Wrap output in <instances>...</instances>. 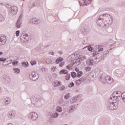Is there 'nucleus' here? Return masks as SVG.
I'll return each instance as SVG.
<instances>
[{"mask_svg":"<svg viewBox=\"0 0 125 125\" xmlns=\"http://www.w3.org/2000/svg\"><path fill=\"white\" fill-rule=\"evenodd\" d=\"M58 53H59V54H63L62 51H58Z\"/></svg>","mask_w":125,"mask_h":125,"instance_id":"4d7b16f0","label":"nucleus"},{"mask_svg":"<svg viewBox=\"0 0 125 125\" xmlns=\"http://www.w3.org/2000/svg\"><path fill=\"white\" fill-rule=\"evenodd\" d=\"M6 42V37L5 36H0V45H3Z\"/></svg>","mask_w":125,"mask_h":125,"instance_id":"9d476101","label":"nucleus"},{"mask_svg":"<svg viewBox=\"0 0 125 125\" xmlns=\"http://www.w3.org/2000/svg\"><path fill=\"white\" fill-rule=\"evenodd\" d=\"M108 16V14H104V15H100L98 17L99 20H103V21H104L105 17H107Z\"/></svg>","mask_w":125,"mask_h":125,"instance_id":"dca6fc26","label":"nucleus"},{"mask_svg":"<svg viewBox=\"0 0 125 125\" xmlns=\"http://www.w3.org/2000/svg\"><path fill=\"white\" fill-rule=\"evenodd\" d=\"M18 12V8L16 6H12L9 10V14L11 16L16 15V13Z\"/></svg>","mask_w":125,"mask_h":125,"instance_id":"39448f33","label":"nucleus"},{"mask_svg":"<svg viewBox=\"0 0 125 125\" xmlns=\"http://www.w3.org/2000/svg\"><path fill=\"white\" fill-rule=\"evenodd\" d=\"M60 74H68V71L66 69H62L60 71Z\"/></svg>","mask_w":125,"mask_h":125,"instance_id":"a878e982","label":"nucleus"},{"mask_svg":"<svg viewBox=\"0 0 125 125\" xmlns=\"http://www.w3.org/2000/svg\"><path fill=\"white\" fill-rule=\"evenodd\" d=\"M122 92L120 91L114 92L109 99L106 106L109 110H117L119 107V98L122 97Z\"/></svg>","mask_w":125,"mask_h":125,"instance_id":"f257e3e1","label":"nucleus"},{"mask_svg":"<svg viewBox=\"0 0 125 125\" xmlns=\"http://www.w3.org/2000/svg\"><path fill=\"white\" fill-rule=\"evenodd\" d=\"M22 16H23V15L21 14L20 16V17L17 21L16 27H17V28H18V29H20V28H21V27H22Z\"/></svg>","mask_w":125,"mask_h":125,"instance_id":"423d86ee","label":"nucleus"},{"mask_svg":"<svg viewBox=\"0 0 125 125\" xmlns=\"http://www.w3.org/2000/svg\"><path fill=\"white\" fill-rule=\"evenodd\" d=\"M108 53H109V51L107 50L106 51V54H108Z\"/></svg>","mask_w":125,"mask_h":125,"instance_id":"e2e57ef3","label":"nucleus"},{"mask_svg":"<svg viewBox=\"0 0 125 125\" xmlns=\"http://www.w3.org/2000/svg\"><path fill=\"white\" fill-rule=\"evenodd\" d=\"M75 70L76 72H77V73L78 72H80V70H79V69L78 68H75Z\"/></svg>","mask_w":125,"mask_h":125,"instance_id":"6e6d98bb","label":"nucleus"},{"mask_svg":"<svg viewBox=\"0 0 125 125\" xmlns=\"http://www.w3.org/2000/svg\"><path fill=\"white\" fill-rule=\"evenodd\" d=\"M84 70L86 72H89L91 70V68L89 66H86L84 68Z\"/></svg>","mask_w":125,"mask_h":125,"instance_id":"473e14b6","label":"nucleus"},{"mask_svg":"<svg viewBox=\"0 0 125 125\" xmlns=\"http://www.w3.org/2000/svg\"><path fill=\"white\" fill-rule=\"evenodd\" d=\"M78 100H79V99H77L76 97H74L70 100V102L72 104L75 103V102H77Z\"/></svg>","mask_w":125,"mask_h":125,"instance_id":"412c9836","label":"nucleus"},{"mask_svg":"<svg viewBox=\"0 0 125 125\" xmlns=\"http://www.w3.org/2000/svg\"><path fill=\"white\" fill-rule=\"evenodd\" d=\"M19 62L18 61L14 62L12 63L13 65L14 66V65H17L18 64Z\"/></svg>","mask_w":125,"mask_h":125,"instance_id":"603ef678","label":"nucleus"},{"mask_svg":"<svg viewBox=\"0 0 125 125\" xmlns=\"http://www.w3.org/2000/svg\"><path fill=\"white\" fill-rule=\"evenodd\" d=\"M56 66H53L51 68V70L52 72H55L56 71Z\"/></svg>","mask_w":125,"mask_h":125,"instance_id":"58836bf2","label":"nucleus"},{"mask_svg":"<svg viewBox=\"0 0 125 125\" xmlns=\"http://www.w3.org/2000/svg\"><path fill=\"white\" fill-rule=\"evenodd\" d=\"M63 102H64V100L62 99H61L59 101V103L60 104H63Z\"/></svg>","mask_w":125,"mask_h":125,"instance_id":"79ce46f5","label":"nucleus"},{"mask_svg":"<svg viewBox=\"0 0 125 125\" xmlns=\"http://www.w3.org/2000/svg\"><path fill=\"white\" fill-rule=\"evenodd\" d=\"M55 87H57V86H59V85H61L62 84V83H61V82L60 81H57L56 82H54V83Z\"/></svg>","mask_w":125,"mask_h":125,"instance_id":"a211bd4d","label":"nucleus"},{"mask_svg":"<svg viewBox=\"0 0 125 125\" xmlns=\"http://www.w3.org/2000/svg\"><path fill=\"white\" fill-rule=\"evenodd\" d=\"M98 25H99L100 26H101V23L98 22H97Z\"/></svg>","mask_w":125,"mask_h":125,"instance_id":"13d9d810","label":"nucleus"},{"mask_svg":"<svg viewBox=\"0 0 125 125\" xmlns=\"http://www.w3.org/2000/svg\"><path fill=\"white\" fill-rule=\"evenodd\" d=\"M76 63H77V62H75V63H73V64H68L66 66L67 69H68V70H72V69H73V66H74V64H76Z\"/></svg>","mask_w":125,"mask_h":125,"instance_id":"4be33fe9","label":"nucleus"},{"mask_svg":"<svg viewBox=\"0 0 125 125\" xmlns=\"http://www.w3.org/2000/svg\"><path fill=\"white\" fill-rule=\"evenodd\" d=\"M2 91V90H1V88L0 87V93Z\"/></svg>","mask_w":125,"mask_h":125,"instance_id":"680f3d73","label":"nucleus"},{"mask_svg":"<svg viewBox=\"0 0 125 125\" xmlns=\"http://www.w3.org/2000/svg\"><path fill=\"white\" fill-rule=\"evenodd\" d=\"M11 102V100L9 99V98H7L5 101V104H7V105H8V104H10Z\"/></svg>","mask_w":125,"mask_h":125,"instance_id":"bb28decb","label":"nucleus"},{"mask_svg":"<svg viewBox=\"0 0 125 125\" xmlns=\"http://www.w3.org/2000/svg\"><path fill=\"white\" fill-rule=\"evenodd\" d=\"M87 49L89 51H92V47H91V46H88Z\"/></svg>","mask_w":125,"mask_h":125,"instance_id":"de8ad7c7","label":"nucleus"},{"mask_svg":"<svg viewBox=\"0 0 125 125\" xmlns=\"http://www.w3.org/2000/svg\"><path fill=\"white\" fill-rule=\"evenodd\" d=\"M80 31L82 34L84 36H86L88 33V30L84 26H81Z\"/></svg>","mask_w":125,"mask_h":125,"instance_id":"9b49d317","label":"nucleus"},{"mask_svg":"<svg viewBox=\"0 0 125 125\" xmlns=\"http://www.w3.org/2000/svg\"><path fill=\"white\" fill-rule=\"evenodd\" d=\"M100 81L102 83H103V84H106V83L108 84H112V83H114V79L109 76L101 77Z\"/></svg>","mask_w":125,"mask_h":125,"instance_id":"f03ea898","label":"nucleus"},{"mask_svg":"<svg viewBox=\"0 0 125 125\" xmlns=\"http://www.w3.org/2000/svg\"><path fill=\"white\" fill-rule=\"evenodd\" d=\"M87 88H90V87H87Z\"/></svg>","mask_w":125,"mask_h":125,"instance_id":"69168bd1","label":"nucleus"},{"mask_svg":"<svg viewBox=\"0 0 125 125\" xmlns=\"http://www.w3.org/2000/svg\"><path fill=\"white\" fill-rule=\"evenodd\" d=\"M59 116V113L56 112L52 115V117L54 118H57Z\"/></svg>","mask_w":125,"mask_h":125,"instance_id":"c85d7f7f","label":"nucleus"},{"mask_svg":"<svg viewBox=\"0 0 125 125\" xmlns=\"http://www.w3.org/2000/svg\"><path fill=\"white\" fill-rule=\"evenodd\" d=\"M77 99H80L81 98V95H78L76 97Z\"/></svg>","mask_w":125,"mask_h":125,"instance_id":"864d4df0","label":"nucleus"},{"mask_svg":"<svg viewBox=\"0 0 125 125\" xmlns=\"http://www.w3.org/2000/svg\"><path fill=\"white\" fill-rule=\"evenodd\" d=\"M49 54H51V55H54V52H49Z\"/></svg>","mask_w":125,"mask_h":125,"instance_id":"5fc2aeb1","label":"nucleus"},{"mask_svg":"<svg viewBox=\"0 0 125 125\" xmlns=\"http://www.w3.org/2000/svg\"><path fill=\"white\" fill-rule=\"evenodd\" d=\"M103 50H104L103 48H101L98 49V51H99V52H101V51H103Z\"/></svg>","mask_w":125,"mask_h":125,"instance_id":"3c124183","label":"nucleus"},{"mask_svg":"<svg viewBox=\"0 0 125 125\" xmlns=\"http://www.w3.org/2000/svg\"><path fill=\"white\" fill-rule=\"evenodd\" d=\"M41 100V97L39 95H36L35 96H33L32 98L31 99V103L33 105H35L36 103L38 102V101H40Z\"/></svg>","mask_w":125,"mask_h":125,"instance_id":"0eeeda50","label":"nucleus"},{"mask_svg":"<svg viewBox=\"0 0 125 125\" xmlns=\"http://www.w3.org/2000/svg\"><path fill=\"white\" fill-rule=\"evenodd\" d=\"M84 5H87L91 3V0H83Z\"/></svg>","mask_w":125,"mask_h":125,"instance_id":"aec40b11","label":"nucleus"},{"mask_svg":"<svg viewBox=\"0 0 125 125\" xmlns=\"http://www.w3.org/2000/svg\"><path fill=\"white\" fill-rule=\"evenodd\" d=\"M82 76H83V71H78L77 72L78 78H81V77H82Z\"/></svg>","mask_w":125,"mask_h":125,"instance_id":"cd10ccee","label":"nucleus"},{"mask_svg":"<svg viewBox=\"0 0 125 125\" xmlns=\"http://www.w3.org/2000/svg\"><path fill=\"white\" fill-rule=\"evenodd\" d=\"M101 72H102V70L101 69H98V70L96 72V73L98 74V75H99Z\"/></svg>","mask_w":125,"mask_h":125,"instance_id":"8fccbe9b","label":"nucleus"},{"mask_svg":"<svg viewBox=\"0 0 125 125\" xmlns=\"http://www.w3.org/2000/svg\"><path fill=\"white\" fill-rule=\"evenodd\" d=\"M63 60L64 59H63V58L60 57L56 59V63L59 64V62H62V61H63Z\"/></svg>","mask_w":125,"mask_h":125,"instance_id":"6ab92c4d","label":"nucleus"},{"mask_svg":"<svg viewBox=\"0 0 125 125\" xmlns=\"http://www.w3.org/2000/svg\"><path fill=\"white\" fill-rule=\"evenodd\" d=\"M71 79V75L70 74H67L65 76V79L66 81H69Z\"/></svg>","mask_w":125,"mask_h":125,"instance_id":"e433bc0d","label":"nucleus"},{"mask_svg":"<svg viewBox=\"0 0 125 125\" xmlns=\"http://www.w3.org/2000/svg\"><path fill=\"white\" fill-rule=\"evenodd\" d=\"M79 3H81V1H80V0H79Z\"/></svg>","mask_w":125,"mask_h":125,"instance_id":"0e129e2a","label":"nucleus"},{"mask_svg":"<svg viewBox=\"0 0 125 125\" xmlns=\"http://www.w3.org/2000/svg\"><path fill=\"white\" fill-rule=\"evenodd\" d=\"M19 34H20V31L18 30V31H16V37H19Z\"/></svg>","mask_w":125,"mask_h":125,"instance_id":"c03bdc74","label":"nucleus"},{"mask_svg":"<svg viewBox=\"0 0 125 125\" xmlns=\"http://www.w3.org/2000/svg\"><path fill=\"white\" fill-rule=\"evenodd\" d=\"M71 76L72 78H75V77L77 76V73H76V72H72L71 73Z\"/></svg>","mask_w":125,"mask_h":125,"instance_id":"4c0bfd02","label":"nucleus"},{"mask_svg":"<svg viewBox=\"0 0 125 125\" xmlns=\"http://www.w3.org/2000/svg\"><path fill=\"white\" fill-rule=\"evenodd\" d=\"M34 6H37V5H35Z\"/></svg>","mask_w":125,"mask_h":125,"instance_id":"338daca9","label":"nucleus"},{"mask_svg":"<svg viewBox=\"0 0 125 125\" xmlns=\"http://www.w3.org/2000/svg\"><path fill=\"white\" fill-rule=\"evenodd\" d=\"M116 45V44L114 43L111 45V46H115Z\"/></svg>","mask_w":125,"mask_h":125,"instance_id":"bf43d9fd","label":"nucleus"},{"mask_svg":"<svg viewBox=\"0 0 125 125\" xmlns=\"http://www.w3.org/2000/svg\"><path fill=\"white\" fill-rule=\"evenodd\" d=\"M5 60H6V59L4 58H1L0 59V61H1V62H3V61H5Z\"/></svg>","mask_w":125,"mask_h":125,"instance_id":"09e8293b","label":"nucleus"},{"mask_svg":"<svg viewBox=\"0 0 125 125\" xmlns=\"http://www.w3.org/2000/svg\"><path fill=\"white\" fill-rule=\"evenodd\" d=\"M13 70L15 74H19L20 73V69L18 68H14Z\"/></svg>","mask_w":125,"mask_h":125,"instance_id":"7c9ffc66","label":"nucleus"},{"mask_svg":"<svg viewBox=\"0 0 125 125\" xmlns=\"http://www.w3.org/2000/svg\"><path fill=\"white\" fill-rule=\"evenodd\" d=\"M67 105L68 104H67V101L63 100L62 105V106H67Z\"/></svg>","mask_w":125,"mask_h":125,"instance_id":"ea45409f","label":"nucleus"},{"mask_svg":"<svg viewBox=\"0 0 125 125\" xmlns=\"http://www.w3.org/2000/svg\"><path fill=\"white\" fill-rule=\"evenodd\" d=\"M70 108L69 110V113H73L74 111H76L77 109V106L76 105L70 106Z\"/></svg>","mask_w":125,"mask_h":125,"instance_id":"2eb2a0df","label":"nucleus"},{"mask_svg":"<svg viewBox=\"0 0 125 125\" xmlns=\"http://www.w3.org/2000/svg\"><path fill=\"white\" fill-rule=\"evenodd\" d=\"M21 41L22 42H27L29 41V35L27 34L22 35L21 36Z\"/></svg>","mask_w":125,"mask_h":125,"instance_id":"6e6552de","label":"nucleus"},{"mask_svg":"<svg viewBox=\"0 0 125 125\" xmlns=\"http://www.w3.org/2000/svg\"><path fill=\"white\" fill-rule=\"evenodd\" d=\"M86 59V56H82L79 57V58L76 61V63L78 62V64L82 63V61H83V60H85Z\"/></svg>","mask_w":125,"mask_h":125,"instance_id":"f8f14e48","label":"nucleus"},{"mask_svg":"<svg viewBox=\"0 0 125 125\" xmlns=\"http://www.w3.org/2000/svg\"><path fill=\"white\" fill-rule=\"evenodd\" d=\"M27 117L29 120H32V121H36V120H38V118H39V115L35 112H31L28 114Z\"/></svg>","mask_w":125,"mask_h":125,"instance_id":"20e7f679","label":"nucleus"},{"mask_svg":"<svg viewBox=\"0 0 125 125\" xmlns=\"http://www.w3.org/2000/svg\"><path fill=\"white\" fill-rule=\"evenodd\" d=\"M4 20V18L0 14V21H3Z\"/></svg>","mask_w":125,"mask_h":125,"instance_id":"37998d69","label":"nucleus"},{"mask_svg":"<svg viewBox=\"0 0 125 125\" xmlns=\"http://www.w3.org/2000/svg\"><path fill=\"white\" fill-rule=\"evenodd\" d=\"M30 63L31 64L32 66H34V65H37V62L33 60L30 61Z\"/></svg>","mask_w":125,"mask_h":125,"instance_id":"c9c22d12","label":"nucleus"},{"mask_svg":"<svg viewBox=\"0 0 125 125\" xmlns=\"http://www.w3.org/2000/svg\"><path fill=\"white\" fill-rule=\"evenodd\" d=\"M56 111L59 113L62 112V107L61 106H58L56 107Z\"/></svg>","mask_w":125,"mask_h":125,"instance_id":"393cba45","label":"nucleus"},{"mask_svg":"<svg viewBox=\"0 0 125 125\" xmlns=\"http://www.w3.org/2000/svg\"><path fill=\"white\" fill-rule=\"evenodd\" d=\"M97 58H93V59H91L89 61V65H94V64H96V63H97Z\"/></svg>","mask_w":125,"mask_h":125,"instance_id":"ddd939ff","label":"nucleus"},{"mask_svg":"<svg viewBox=\"0 0 125 125\" xmlns=\"http://www.w3.org/2000/svg\"><path fill=\"white\" fill-rule=\"evenodd\" d=\"M8 116L9 119H12L13 118H14V117H15V111L13 110L10 111L8 113Z\"/></svg>","mask_w":125,"mask_h":125,"instance_id":"4468645a","label":"nucleus"},{"mask_svg":"<svg viewBox=\"0 0 125 125\" xmlns=\"http://www.w3.org/2000/svg\"><path fill=\"white\" fill-rule=\"evenodd\" d=\"M70 97H71V94L70 93H68L64 96V99H66L67 100L68 99L70 98Z\"/></svg>","mask_w":125,"mask_h":125,"instance_id":"2f4dec72","label":"nucleus"},{"mask_svg":"<svg viewBox=\"0 0 125 125\" xmlns=\"http://www.w3.org/2000/svg\"><path fill=\"white\" fill-rule=\"evenodd\" d=\"M46 62L47 64H53V60L50 59H47L46 60Z\"/></svg>","mask_w":125,"mask_h":125,"instance_id":"5701e85b","label":"nucleus"},{"mask_svg":"<svg viewBox=\"0 0 125 125\" xmlns=\"http://www.w3.org/2000/svg\"><path fill=\"white\" fill-rule=\"evenodd\" d=\"M2 52H0V55H2Z\"/></svg>","mask_w":125,"mask_h":125,"instance_id":"052dcab7","label":"nucleus"},{"mask_svg":"<svg viewBox=\"0 0 125 125\" xmlns=\"http://www.w3.org/2000/svg\"><path fill=\"white\" fill-rule=\"evenodd\" d=\"M84 81H85V79L83 78H82L78 80H77V82L79 83V82H80L79 84H80V83H83V82H84Z\"/></svg>","mask_w":125,"mask_h":125,"instance_id":"b1692460","label":"nucleus"},{"mask_svg":"<svg viewBox=\"0 0 125 125\" xmlns=\"http://www.w3.org/2000/svg\"><path fill=\"white\" fill-rule=\"evenodd\" d=\"M100 46L99 45H97L94 47V50H95V51H96V50L98 49V48H99Z\"/></svg>","mask_w":125,"mask_h":125,"instance_id":"49530a36","label":"nucleus"},{"mask_svg":"<svg viewBox=\"0 0 125 125\" xmlns=\"http://www.w3.org/2000/svg\"><path fill=\"white\" fill-rule=\"evenodd\" d=\"M39 73L36 71H32L29 74V78L32 81H37L39 80Z\"/></svg>","mask_w":125,"mask_h":125,"instance_id":"7ed1b4c3","label":"nucleus"},{"mask_svg":"<svg viewBox=\"0 0 125 125\" xmlns=\"http://www.w3.org/2000/svg\"><path fill=\"white\" fill-rule=\"evenodd\" d=\"M104 25L105 26H107L108 25H111L112 24V22L113 21V20L110 17H108V16H106V17L104 19Z\"/></svg>","mask_w":125,"mask_h":125,"instance_id":"1a4fd4ad","label":"nucleus"},{"mask_svg":"<svg viewBox=\"0 0 125 125\" xmlns=\"http://www.w3.org/2000/svg\"><path fill=\"white\" fill-rule=\"evenodd\" d=\"M31 22L32 23H33V24H38L40 23V21H39V20L37 18H33L31 20Z\"/></svg>","mask_w":125,"mask_h":125,"instance_id":"f3484780","label":"nucleus"},{"mask_svg":"<svg viewBox=\"0 0 125 125\" xmlns=\"http://www.w3.org/2000/svg\"><path fill=\"white\" fill-rule=\"evenodd\" d=\"M74 85V83L72 82L68 85V87H73Z\"/></svg>","mask_w":125,"mask_h":125,"instance_id":"a18cd8bd","label":"nucleus"},{"mask_svg":"<svg viewBox=\"0 0 125 125\" xmlns=\"http://www.w3.org/2000/svg\"><path fill=\"white\" fill-rule=\"evenodd\" d=\"M122 99L124 103H125V92L122 94Z\"/></svg>","mask_w":125,"mask_h":125,"instance_id":"f704fd0d","label":"nucleus"},{"mask_svg":"<svg viewBox=\"0 0 125 125\" xmlns=\"http://www.w3.org/2000/svg\"><path fill=\"white\" fill-rule=\"evenodd\" d=\"M22 65L23 67H26L29 66V63H28V62H22Z\"/></svg>","mask_w":125,"mask_h":125,"instance_id":"c756f323","label":"nucleus"},{"mask_svg":"<svg viewBox=\"0 0 125 125\" xmlns=\"http://www.w3.org/2000/svg\"><path fill=\"white\" fill-rule=\"evenodd\" d=\"M64 64H65V62H62L59 64V66H60V67H63V66H64Z\"/></svg>","mask_w":125,"mask_h":125,"instance_id":"a19ab883","label":"nucleus"},{"mask_svg":"<svg viewBox=\"0 0 125 125\" xmlns=\"http://www.w3.org/2000/svg\"><path fill=\"white\" fill-rule=\"evenodd\" d=\"M59 89L60 90H61L62 91L63 90H65L66 89V87H65V86L62 85L61 87H59Z\"/></svg>","mask_w":125,"mask_h":125,"instance_id":"72a5a7b5","label":"nucleus"}]
</instances>
